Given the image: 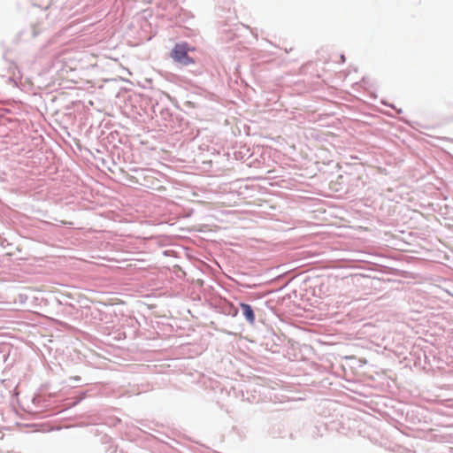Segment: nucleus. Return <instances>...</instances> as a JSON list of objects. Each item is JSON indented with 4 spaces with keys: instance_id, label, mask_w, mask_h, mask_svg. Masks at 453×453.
Here are the masks:
<instances>
[{
    "instance_id": "1",
    "label": "nucleus",
    "mask_w": 453,
    "mask_h": 453,
    "mask_svg": "<svg viewBox=\"0 0 453 453\" xmlns=\"http://www.w3.org/2000/svg\"><path fill=\"white\" fill-rule=\"evenodd\" d=\"M188 50L189 48L187 43H178L173 49L171 57L175 62L183 65L194 64L193 58L188 55Z\"/></svg>"
},
{
    "instance_id": "2",
    "label": "nucleus",
    "mask_w": 453,
    "mask_h": 453,
    "mask_svg": "<svg viewBox=\"0 0 453 453\" xmlns=\"http://www.w3.org/2000/svg\"><path fill=\"white\" fill-rule=\"evenodd\" d=\"M241 308L242 310V313H243L245 319H247V321L250 324H254V322H255V314L253 312V310H252L251 306L250 304L242 303H241Z\"/></svg>"
},
{
    "instance_id": "3",
    "label": "nucleus",
    "mask_w": 453,
    "mask_h": 453,
    "mask_svg": "<svg viewBox=\"0 0 453 453\" xmlns=\"http://www.w3.org/2000/svg\"><path fill=\"white\" fill-rule=\"evenodd\" d=\"M337 63H344L345 62V56L344 55H339V60H335Z\"/></svg>"
}]
</instances>
